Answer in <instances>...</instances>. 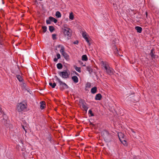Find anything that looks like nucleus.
I'll list each match as a JSON object with an SVG mask.
<instances>
[{
	"label": "nucleus",
	"mask_w": 159,
	"mask_h": 159,
	"mask_svg": "<svg viewBox=\"0 0 159 159\" xmlns=\"http://www.w3.org/2000/svg\"><path fill=\"white\" fill-rule=\"evenodd\" d=\"M55 78L56 79V81H57L59 84L60 89L61 90L63 91L65 89H67L68 88V86L65 83L62 82L57 76H55Z\"/></svg>",
	"instance_id": "obj_1"
},
{
	"label": "nucleus",
	"mask_w": 159,
	"mask_h": 159,
	"mask_svg": "<svg viewBox=\"0 0 159 159\" xmlns=\"http://www.w3.org/2000/svg\"><path fill=\"white\" fill-rule=\"evenodd\" d=\"M58 74L62 78L67 79L69 77L70 72L68 70H66L63 71L59 72Z\"/></svg>",
	"instance_id": "obj_2"
},
{
	"label": "nucleus",
	"mask_w": 159,
	"mask_h": 159,
	"mask_svg": "<svg viewBox=\"0 0 159 159\" xmlns=\"http://www.w3.org/2000/svg\"><path fill=\"white\" fill-rule=\"evenodd\" d=\"M63 33L66 37H67L68 39L70 38L72 35V30L70 28H66V30H62Z\"/></svg>",
	"instance_id": "obj_3"
},
{
	"label": "nucleus",
	"mask_w": 159,
	"mask_h": 159,
	"mask_svg": "<svg viewBox=\"0 0 159 159\" xmlns=\"http://www.w3.org/2000/svg\"><path fill=\"white\" fill-rule=\"evenodd\" d=\"M60 52L66 60H69V56L67 53L65 52V48L63 46H61Z\"/></svg>",
	"instance_id": "obj_4"
},
{
	"label": "nucleus",
	"mask_w": 159,
	"mask_h": 159,
	"mask_svg": "<svg viewBox=\"0 0 159 159\" xmlns=\"http://www.w3.org/2000/svg\"><path fill=\"white\" fill-rule=\"evenodd\" d=\"M118 136L120 141L124 145L126 144V142L124 138L125 135L122 133L120 132L118 134Z\"/></svg>",
	"instance_id": "obj_5"
},
{
	"label": "nucleus",
	"mask_w": 159,
	"mask_h": 159,
	"mask_svg": "<svg viewBox=\"0 0 159 159\" xmlns=\"http://www.w3.org/2000/svg\"><path fill=\"white\" fill-rule=\"evenodd\" d=\"M104 70H105L106 72L108 75H111L113 74L114 70L111 67L109 66L104 69Z\"/></svg>",
	"instance_id": "obj_6"
},
{
	"label": "nucleus",
	"mask_w": 159,
	"mask_h": 159,
	"mask_svg": "<svg viewBox=\"0 0 159 159\" xmlns=\"http://www.w3.org/2000/svg\"><path fill=\"white\" fill-rule=\"evenodd\" d=\"M26 108V106L22 103H19L17 106V109L19 112L21 111Z\"/></svg>",
	"instance_id": "obj_7"
},
{
	"label": "nucleus",
	"mask_w": 159,
	"mask_h": 159,
	"mask_svg": "<svg viewBox=\"0 0 159 159\" xmlns=\"http://www.w3.org/2000/svg\"><path fill=\"white\" fill-rule=\"evenodd\" d=\"M102 136L103 138L107 140H108L111 137V135L107 130H105L103 132Z\"/></svg>",
	"instance_id": "obj_8"
},
{
	"label": "nucleus",
	"mask_w": 159,
	"mask_h": 159,
	"mask_svg": "<svg viewBox=\"0 0 159 159\" xmlns=\"http://www.w3.org/2000/svg\"><path fill=\"white\" fill-rule=\"evenodd\" d=\"M101 64L103 70L109 66L108 62L106 61H101Z\"/></svg>",
	"instance_id": "obj_9"
},
{
	"label": "nucleus",
	"mask_w": 159,
	"mask_h": 159,
	"mask_svg": "<svg viewBox=\"0 0 159 159\" xmlns=\"http://www.w3.org/2000/svg\"><path fill=\"white\" fill-rule=\"evenodd\" d=\"M81 107L84 110L87 111L88 108L87 104L85 102H83L81 104Z\"/></svg>",
	"instance_id": "obj_10"
},
{
	"label": "nucleus",
	"mask_w": 159,
	"mask_h": 159,
	"mask_svg": "<svg viewBox=\"0 0 159 159\" xmlns=\"http://www.w3.org/2000/svg\"><path fill=\"white\" fill-rule=\"evenodd\" d=\"M82 36L83 38L85 40L87 43L89 44V42L88 38L87 36V33L85 32H83L82 34Z\"/></svg>",
	"instance_id": "obj_11"
},
{
	"label": "nucleus",
	"mask_w": 159,
	"mask_h": 159,
	"mask_svg": "<svg viewBox=\"0 0 159 159\" xmlns=\"http://www.w3.org/2000/svg\"><path fill=\"white\" fill-rule=\"evenodd\" d=\"M3 118L2 119H1V120L2 121V122L4 123V124H5L6 123V121H7V115L3 113L2 115Z\"/></svg>",
	"instance_id": "obj_12"
},
{
	"label": "nucleus",
	"mask_w": 159,
	"mask_h": 159,
	"mask_svg": "<svg viewBox=\"0 0 159 159\" xmlns=\"http://www.w3.org/2000/svg\"><path fill=\"white\" fill-rule=\"evenodd\" d=\"M102 98V95L100 93H98L96 95L95 99L96 100H100Z\"/></svg>",
	"instance_id": "obj_13"
},
{
	"label": "nucleus",
	"mask_w": 159,
	"mask_h": 159,
	"mask_svg": "<svg viewBox=\"0 0 159 159\" xmlns=\"http://www.w3.org/2000/svg\"><path fill=\"white\" fill-rule=\"evenodd\" d=\"M135 29L137 30V32L139 33H141L142 31V28L139 26H136L135 27Z\"/></svg>",
	"instance_id": "obj_14"
},
{
	"label": "nucleus",
	"mask_w": 159,
	"mask_h": 159,
	"mask_svg": "<svg viewBox=\"0 0 159 159\" xmlns=\"http://www.w3.org/2000/svg\"><path fill=\"white\" fill-rule=\"evenodd\" d=\"M72 80L75 83H77L78 81V77L76 76H74L72 77Z\"/></svg>",
	"instance_id": "obj_15"
},
{
	"label": "nucleus",
	"mask_w": 159,
	"mask_h": 159,
	"mask_svg": "<svg viewBox=\"0 0 159 159\" xmlns=\"http://www.w3.org/2000/svg\"><path fill=\"white\" fill-rule=\"evenodd\" d=\"M97 88L96 87H94L92 88L91 90V92L93 94H94L97 92Z\"/></svg>",
	"instance_id": "obj_16"
},
{
	"label": "nucleus",
	"mask_w": 159,
	"mask_h": 159,
	"mask_svg": "<svg viewBox=\"0 0 159 159\" xmlns=\"http://www.w3.org/2000/svg\"><path fill=\"white\" fill-rule=\"evenodd\" d=\"M40 108L41 109H43L44 108V105H45V103L44 101H41L40 102Z\"/></svg>",
	"instance_id": "obj_17"
},
{
	"label": "nucleus",
	"mask_w": 159,
	"mask_h": 159,
	"mask_svg": "<svg viewBox=\"0 0 159 159\" xmlns=\"http://www.w3.org/2000/svg\"><path fill=\"white\" fill-rule=\"evenodd\" d=\"M49 19H50L51 21L55 23H57V20L55 18L52 16H50L49 17Z\"/></svg>",
	"instance_id": "obj_18"
},
{
	"label": "nucleus",
	"mask_w": 159,
	"mask_h": 159,
	"mask_svg": "<svg viewBox=\"0 0 159 159\" xmlns=\"http://www.w3.org/2000/svg\"><path fill=\"white\" fill-rule=\"evenodd\" d=\"M154 50L153 49H152L151 50V52L150 53V55H151V57L152 58H155V55L154 54L153 51Z\"/></svg>",
	"instance_id": "obj_19"
},
{
	"label": "nucleus",
	"mask_w": 159,
	"mask_h": 159,
	"mask_svg": "<svg viewBox=\"0 0 159 159\" xmlns=\"http://www.w3.org/2000/svg\"><path fill=\"white\" fill-rule=\"evenodd\" d=\"M88 58L86 55H84L82 56V60L84 61H86L88 60Z\"/></svg>",
	"instance_id": "obj_20"
},
{
	"label": "nucleus",
	"mask_w": 159,
	"mask_h": 159,
	"mask_svg": "<svg viewBox=\"0 0 159 159\" xmlns=\"http://www.w3.org/2000/svg\"><path fill=\"white\" fill-rule=\"evenodd\" d=\"M49 84L53 88H55L56 85V84L55 82L52 83L51 82H50Z\"/></svg>",
	"instance_id": "obj_21"
},
{
	"label": "nucleus",
	"mask_w": 159,
	"mask_h": 159,
	"mask_svg": "<svg viewBox=\"0 0 159 159\" xmlns=\"http://www.w3.org/2000/svg\"><path fill=\"white\" fill-rule=\"evenodd\" d=\"M87 69L90 73L93 72V69L90 66H89L87 67Z\"/></svg>",
	"instance_id": "obj_22"
},
{
	"label": "nucleus",
	"mask_w": 159,
	"mask_h": 159,
	"mask_svg": "<svg viewBox=\"0 0 159 159\" xmlns=\"http://www.w3.org/2000/svg\"><path fill=\"white\" fill-rule=\"evenodd\" d=\"M69 18V19L71 20H72L74 19V16L73 15V13L72 12L70 13Z\"/></svg>",
	"instance_id": "obj_23"
},
{
	"label": "nucleus",
	"mask_w": 159,
	"mask_h": 159,
	"mask_svg": "<svg viewBox=\"0 0 159 159\" xmlns=\"http://www.w3.org/2000/svg\"><path fill=\"white\" fill-rule=\"evenodd\" d=\"M56 16L57 18L61 17V14L60 12L59 11H57L56 13Z\"/></svg>",
	"instance_id": "obj_24"
},
{
	"label": "nucleus",
	"mask_w": 159,
	"mask_h": 159,
	"mask_svg": "<svg viewBox=\"0 0 159 159\" xmlns=\"http://www.w3.org/2000/svg\"><path fill=\"white\" fill-rule=\"evenodd\" d=\"M16 77L17 79L20 82H21L22 80V78L21 76L20 75H16Z\"/></svg>",
	"instance_id": "obj_25"
},
{
	"label": "nucleus",
	"mask_w": 159,
	"mask_h": 159,
	"mask_svg": "<svg viewBox=\"0 0 159 159\" xmlns=\"http://www.w3.org/2000/svg\"><path fill=\"white\" fill-rule=\"evenodd\" d=\"M57 69H61L62 68V65L61 63H58L57 65Z\"/></svg>",
	"instance_id": "obj_26"
},
{
	"label": "nucleus",
	"mask_w": 159,
	"mask_h": 159,
	"mask_svg": "<svg viewBox=\"0 0 159 159\" xmlns=\"http://www.w3.org/2000/svg\"><path fill=\"white\" fill-rule=\"evenodd\" d=\"M66 28H69L68 27V26L66 24H64L63 25L62 28V30H66Z\"/></svg>",
	"instance_id": "obj_27"
},
{
	"label": "nucleus",
	"mask_w": 159,
	"mask_h": 159,
	"mask_svg": "<svg viewBox=\"0 0 159 159\" xmlns=\"http://www.w3.org/2000/svg\"><path fill=\"white\" fill-rule=\"evenodd\" d=\"M75 69L76 71H78L79 72H81V68L80 67H78L77 66H75Z\"/></svg>",
	"instance_id": "obj_28"
},
{
	"label": "nucleus",
	"mask_w": 159,
	"mask_h": 159,
	"mask_svg": "<svg viewBox=\"0 0 159 159\" xmlns=\"http://www.w3.org/2000/svg\"><path fill=\"white\" fill-rule=\"evenodd\" d=\"M49 30L51 32H52L54 30V28L53 26H49Z\"/></svg>",
	"instance_id": "obj_29"
},
{
	"label": "nucleus",
	"mask_w": 159,
	"mask_h": 159,
	"mask_svg": "<svg viewBox=\"0 0 159 159\" xmlns=\"http://www.w3.org/2000/svg\"><path fill=\"white\" fill-rule=\"evenodd\" d=\"M42 28L43 30V32L44 33H45L47 30V27L46 26H43Z\"/></svg>",
	"instance_id": "obj_30"
},
{
	"label": "nucleus",
	"mask_w": 159,
	"mask_h": 159,
	"mask_svg": "<svg viewBox=\"0 0 159 159\" xmlns=\"http://www.w3.org/2000/svg\"><path fill=\"white\" fill-rule=\"evenodd\" d=\"M89 114L91 116H94L93 114L92 113V111L91 110H89L88 111Z\"/></svg>",
	"instance_id": "obj_31"
},
{
	"label": "nucleus",
	"mask_w": 159,
	"mask_h": 159,
	"mask_svg": "<svg viewBox=\"0 0 159 159\" xmlns=\"http://www.w3.org/2000/svg\"><path fill=\"white\" fill-rule=\"evenodd\" d=\"M57 35L56 34H53L52 35V39L53 40H55L57 39Z\"/></svg>",
	"instance_id": "obj_32"
},
{
	"label": "nucleus",
	"mask_w": 159,
	"mask_h": 159,
	"mask_svg": "<svg viewBox=\"0 0 159 159\" xmlns=\"http://www.w3.org/2000/svg\"><path fill=\"white\" fill-rule=\"evenodd\" d=\"M51 20H50V19H49H49L48 20H46V23L47 24H51Z\"/></svg>",
	"instance_id": "obj_33"
},
{
	"label": "nucleus",
	"mask_w": 159,
	"mask_h": 159,
	"mask_svg": "<svg viewBox=\"0 0 159 159\" xmlns=\"http://www.w3.org/2000/svg\"><path fill=\"white\" fill-rule=\"evenodd\" d=\"M91 86L90 83L89 82H88L86 84V87L90 88Z\"/></svg>",
	"instance_id": "obj_34"
},
{
	"label": "nucleus",
	"mask_w": 159,
	"mask_h": 159,
	"mask_svg": "<svg viewBox=\"0 0 159 159\" xmlns=\"http://www.w3.org/2000/svg\"><path fill=\"white\" fill-rule=\"evenodd\" d=\"M16 148L17 150H19L20 148H21V147L19 145H17L16 146Z\"/></svg>",
	"instance_id": "obj_35"
},
{
	"label": "nucleus",
	"mask_w": 159,
	"mask_h": 159,
	"mask_svg": "<svg viewBox=\"0 0 159 159\" xmlns=\"http://www.w3.org/2000/svg\"><path fill=\"white\" fill-rule=\"evenodd\" d=\"M57 57L58 59H59L61 57V56L59 53H57Z\"/></svg>",
	"instance_id": "obj_36"
},
{
	"label": "nucleus",
	"mask_w": 159,
	"mask_h": 159,
	"mask_svg": "<svg viewBox=\"0 0 159 159\" xmlns=\"http://www.w3.org/2000/svg\"><path fill=\"white\" fill-rule=\"evenodd\" d=\"M113 6H114V7L115 9H116L117 8V6H116V4H114Z\"/></svg>",
	"instance_id": "obj_37"
},
{
	"label": "nucleus",
	"mask_w": 159,
	"mask_h": 159,
	"mask_svg": "<svg viewBox=\"0 0 159 159\" xmlns=\"http://www.w3.org/2000/svg\"><path fill=\"white\" fill-rule=\"evenodd\" d=\"M0 112L2 113H3V111L2 109V108H1L0 105Z\"/></svg>",
	"instance_id": "obj_38"
},
{
	"label": "nucleus",
	"mask_w": 159,
	"mask_h": 159,
	"mask_svg": "<svg viewBox=\"0 0 159 159\" xmlns=\"http://www.w3.org/2000/svg\"><path fill=\"white\" fill-rule=\"evenodd\" d=\"M73 43L74 44H77L78 43V41L76 40V41H75Z\"/></svg>",
	"instance_id": "obj_39"
},
{
	"label": "nucleus",
	"mask_w": 159,
	"mask_h": 159,
	"mask_svg": "<svg viewBox=\"0 0 159 159\" xmlns=\"http://www.w3.org/2000/svg\"><path fill=\"white\" fill-rule=\"evenodd\" d=\"M131 130L132 131V133H134V134H133V136H135V132L134 131V130L133 129H131Z\"/></svg>",
	"instance_id": "obj_40"
},
{
	"label": "nucleus",
	"mask_w": 159,
	"mask_h": 159,
	"mask_svg": "<svg viewBox=\"0 0 159 159\" xmlns=\"http://www.w3.org/2000/svg\"><path fill=\"white\" fill-rule=\"evenodd\" d=\"M58 59L56 58H55L53 59V61L54 62H57V61Z\"/></svg>",
	"instance_id": "obj_41"
},
{
	"label": "nucleus",
	"mask_w": 159,
	"mask_h": 159,
	"mask_svg": "<svg viewBox=\"0 0 159 159\" xmlns=\"http://www.w3.org/2000/svg\"><path fill=\"white\" fill-rule=\"evenodd\" d=\"M22 127L23 128V129H24V130L26 132V130H25V128L24 126V125H22Z\"/></svg>",
	"instance_id": "obj_42"
},
{
	"label": "nucleus",
	"mask_w": 159,
	"mask_h": 159,
	"mask_svg": "<svg viewBox=\"0 0 159 159\" xmlns=\"http://www.w3.org/2000/svg\"><path fill=\"white\" fill-rule=\"evenodd\" d=\"M48 140H49V141H51V137H49L48 138Z\"/></svg>",
	"instance_id": "obj_43"
},
{
	"label": "nucleus",
	"mask_w": 159,
	"mask_h": 159,
	"mask_svg": "<svg viewBox=\"0 0 159 159\" xmlns=\"http://www.w3.org/2000/svg\"><path fill=\"white\" fill-rule=\"evenodd\" d=\"M75 74L77 75H78V73L77 72H76V71H75Z\"/></svg>",
	"instance_id": "obj_44"
},
{
	"label": "nucleus",
	"mask_w": 159,
	"mask_h": 159,
	"mask_svg": "<svg viewBox=\"0 0 159 159\" xmlns=\"http://www.w3.org/2000/svg\"><path fill=\"white\" fill-rule=\"evenodd\" d=\"M116 53H117V52H118V51L117 50V49H116Z\"/></svg>",
	"instance_id": "obj_45"
},
{
	"label": "nucleus",
	"mask_w": 159,
	"mask_h": 159,
	"mask_svg": "<svg viewBox=\"0 0 159 159\" xmlns=\"http://www.w3.org/2000/svg\"><path fill=\"white\" fill-rule=\"evenodd\" d=\"M146 16H147V12H146Z\"/></svg>",
	"instance_id": "obj_46"
},
{
	"label": "nucleus",
	"mask_w": 159,
	"mask_h": 159,
	"mask_svg": "<svg viewBox=\"0 0 159 159\" xmlns=\"http://www.w3.org/2000/svg\"><path fill=\"white\" fill-rule=\"evenodd\" d=\"M20 142L23 144L22 141H20Z\"/></svg>",
	"instance_id": "obj_47"
},
{
	"label": "nucleus",
	"mask_w": 159,
	"mask_h": 159,
	"mask_svg": "<svg viewBox=\"0 0 159 159\" xmlns=\"http://www.w3.org/2000/svg\"><path fill=\"white\" fill-rule=\"evenodd\" d=\"M21 151H23V149H21Z\"/></svg>",
	"instance_id": "obj_48"
}]
</instances>
